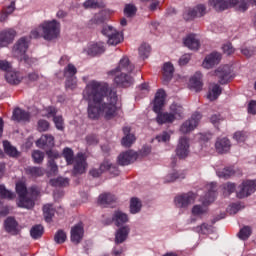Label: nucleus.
I'll list each match as a JSON object with an SVG mask.
<instances>
[{"instance_id": "nucleus-1", "label": "nucleus", "mask_w": 256, "mask_h": 256, "mask_svg": "<svg viewBox=\"0 0 256 256\" xmlns=\"http://www.w3.org/2000/svg\"><path fill=\"white\" fill-rule=\"evenodd\" d=\"M119 112L117 105V91L110 89L109 84H97V115L106 119H113Z\"/></svg>"}, {"instance_id": "nucleus-2", "label": "nucleus", "mask_w": 256, "mask_h": 256, "mask_svg": "<svg viewBox=\"0 0 256 256\" xmlns=\"http://www.w3.org/2000/svg\"><path fill=\"white\" fill-rule=\"evenodd\" d=\"M165 90H158L155 99H154V107L153 110L157 113L156 121L159 125H163L165 123H173L176 119H183V106L172 104L170 106V113L164 112L161 113V109H163L165 105Z\"/></svg>"}, {"instance_id": "nucleus-3", "label": "nucleus", "mask_w": 256, "mask_h": 256, "mask_svg": "<svg viewBox=\"0 0 256 256\" xmlns=\"http://www.w3.org/2000/svg\"><path fill=\"white\" fill-rule=\"evenodd\" d=\"M59 35H61V23L55 19L42 22L30 32L31 39H41L43 37L45 41H53Z\"/></svg>"}, {"instance_id": "nucleus-4", "label": "nucleus", "mask_w": 256, "mask_h": 256, "mask_svg": "<svg viewBox=\"0 0 256 256\" xmlns=\"http://www.w3.org/2000/svg\"><path fill=\"white\" fill-rule=\"evenodd\" d=\"M133 69H135V66L131 64L127 56H124L119 61L118 67L110 71V75H115L114 83H116L118 87H131L133 77L127 73H132Z\"/></svg>"}, {"instance_id": "nucleus-5", "label": "nucleus", "mask_w": 256, "mask_h": 256, "mask_svg": "<svg viewBox=\"0 0 256 256\" xmlns=\"http://www.w3.org/2000/svg\"><path fill=\"white\" fill-rule=\"evenodd\" d=\"M16 192L19 197L18 207L23 209H33L35 207V200L39 197V188L32 186L27 190V185L24 182L16 183Z\"/></svg>"}, {"instance_id": "nucleus-6", "label": "nucleus", "mask_w": 256, "mask_h": 256, "mask_svg": "<svg viewBox=\"0 0 256 256\" xmlns=\"http://www.w3.org/2000/svg\"><path fill=\"white\" fill-rule=\"evenodd\" d=\"M217 185L215 183H210L206 185V190L208 193L201 198L202 204H196L192 207L191 213L192 217L196 219H201L203 215H207L209 211V205L215 201V197H217V193L215 192Z\"/></svg>"}, {"instance_id": "nucleus-7", "label": "nucleus", "mask_w": 256, "mask_h": 256, "mask_svg": "<svg viewBox=\"0 0 256 256\" xmlns=\"http://www.w3.org/2000/svg\"><path fill=\"white\" fill-rule=\"evenodd\" d=\"M209 5L216 11H225L233 7L236 11L245 13L250 5H256V0H209Z\"/></svg>"}, {"instance_id": "nucleus-8", "label": "nucleus", "mask_w": 256, "mask_h": 256, "mask_svg": "<svg viewBox=\"0 0 256 256\" xmlns=\"http://www.w3.org/2000/svg\"><path fill=\"white\" fill-rule=\"evenodd\" d=\"M63 156L66 159L68 165H73V174L74 175H83L87 171V159L83 153H78L74 157L73 150L70 148H65L63 150Z\"/></svg>"}, {"instance_id": "nucleus-9", "label": "nucleus", "mask_w": 256, "mask_h": 256, "mask_svg": "<svg viewBox=\"0 0 256 256\" xmlns=\"http://www.w3.org/2000/svg\"><path fill=\"white\" fill-rule=\"evenodd\" d=\"M83 97L88 101L89 119H97V81L93 80L86 85Z\"/></svg>"}, {"instance_id": "nucleus-10", "label": "nucleus", "mask_w": 256, "mask_h": 256, "mask_svg": "<svg viewBox=\"0 0 256 256\" xmlns=\"http://www.w3.org/2000/svg\"><path fill=\"white\" fill-rule=\"evenodd\" d=\"M27 49H29V38L21 37L13 46L12 55L20 61L29 63V56L26 55Z\"/></svg>"}, {"instance_id": "nucleus-11", "label": "nucleus", "mask_w": 256, "mask_h": 256, "mask_svg": "<svg viewBox=\"0 0 256 256\" xmlns=\"http://www.w3.org/2000/svg\"><path fill=\"white\" fill-rule=\"evenodd\" d=\"M102 35L108 37V45H119L123 41V33L115 30V28L105 25L101 30Z\"/></svg>"}, {"instance_id": "nucleus-12", "label": "nucleus", "mask_w": 256, "mask_h": 256, "mask_svg": "<svg viewBox=\"0 0 256 256\" xmlns=\"http://www.w3.org/2000/svg\"><path fill=\"white\" fill-rule=\"evenodd\" d=\"M197 199V194L193 192L184 193L174 198V204L178 209H187L189 205H193Z\"/></svg>"}, {"instance_id": "nucleus-13", "label": "nucleus", "mask_w": 256, "mask_h": 256, "mask_svg": "<svg viewBox=\"0 0 256 256\" xmlns=\"http://www.w3.org/2000/svg\"><path fill=\"white\" fill-rule=\"evenodd\" d=\"M256 191V180H246L237 189L236 195L238 199H245Z\"/></svg>"}, {"instance_id": "nucleus-14", "label": "nucleus", "mask_w": 256, "mask_h": 256, "mask_svg": "<svg viewBox=\"0 0 256 256\" xmlns=\"http://www.w3.org/2000/svg\"><path fill=\"white\" fill-rule=\"evenodd\" d=\"M207 13V8L205 5L200 4L194 8H186L183 13L185 21H193L195 17H203Z\"/></svg>"}, {"instance_id": "nucleus-15", "label": "nucleus", "mask_w": 256, "mask_h": 256, "mask_svg": "<svg viewBox=\"0 0 256 256\" xmlns=\"http://www.w3.org/2000/svg\"><path fill=\"white\" fill-rule=\"evenodd\" d=\"M199 121H201V114L196 112L194 113L190 119L186 120L180 127V131L185 135L187 133H191L194 129L199 125Z\"/></svg>"}, {"instance_id": "nucleus-16", "label": "nucleus", "mask_w": 256, "mask_h": 256, "mask_svg": "<svg viewBox=\"0 0 256 256\" xmlns=\"http://www.w3.org/2000/svg\"><path fill=\"white\" fill-rule=\"evenodd\" d=\"M176 155L179 159H185L189 156V138L181 137L179 139L177 148H176Z\"/></svg>"}, {"instance_id": "nucleus-17", "label": "nucleus", "mask_w": 256, "mask_h": 256, "mask_svg": "<svg viewBox=\"0 0 256 256\" xmlns=\"http://www.w3.org/2000/svg\"><path fill=\"white\" fill-rule=\"evenodd\" d=\"M216 77L219 79L221 85L231 81V67L229 65L221 66L215 71Z\"/></svg>"}, {"instance_id": "nucleus-18", "label": "nucleus", "mask_w": 256, "mask_h": 256, "mask_svg": "<svg viewBox=\"0 0 256 256\" xmlns=\"http://www.w3.org/2000/svg\"><path fill=\"white\" fill-rule=\"evenodd\" d=\"M17 36V32L12 29H5L0 32V47H7L10 43H13V39Z\"/></svg>"}, {"instance_id": "nucleus-19", "label": "nucleus", "mask_w": 256, "mask_h": 256, "mask_svg": "<svg viewBox=\"0 0 256 256\" xmlns=\"http://www.w3.org/2000/svg\"><path fill=\"white\" fill-rule=\"evenodd\" d=\"M137 157H139L137 152L129 150L121 153L118 156V163L119 165H122V166L131 165V163H135V161H137Z\"/></svg>"}, {"instance_id": "nucleus-20", "label": "nucleus", "mask_w": 256, "mask_h": 256, "mask_svg": "<svg viewBox=\"0 0 256 256\" xmlns=\"http://www.w3.org/2000/svg\"><path fill=\"white\" fill-rule=\"evenodd\" d=\"M85 230L83 229V223H78L71 228V241L75 245H79L83 239Z\"/></svg>"}, {"instance_id": "nucleus-21", "label": "nucleus", "mask_w": 256, "mask_h": 256, "mask_svg": "<svg viewBox=\"0 0 256 256\" xmlns=\"http://www.w3.org/2000/svg\"><path fill=\"white\" fill-rule=\"evenodd\" d=\"M219 61H221V54L217 52H212L205 57L202 63V67H204V69H212V67L218 65Z\"/></svg>"}, {"instance_id": "nucleus-22", "label": "nucleus", "mask_w": 256, "mask_h": 256, "mask_svg": "<svg viewBox=\"0 0 256 256\" xmlns=\"http://www.w3.org/2000/svg\"><path fill=\"white\" fill-rule=\"evenodd\" d=\"M4 71H6V75H5L6 81L10 83V85H19V83L23 81V75H21V73L17 71L11 70V64H10V67Z\"/></svg>"}, {"instance_id": "nucleus-23", "label": "nucleus", "mask_w": 256, "mask_h": 256, "mask_svg": "<svg viewBox=\"0 0 256 256\" xmlns=\"http://www.w3.org/2000/svg\"><path fill=\"white\" fill-rule=\"evenodd\" d=\"M46 117L51 118L53 117V121L55 123L56 129L59 131H63V117L62 116H55L57 115V109L55 107H48L46 108Z\"/></svg>"}, {"instance_id": "nucleus-24", "label": "nucleus", "mask_w": 256, "mask_h": 256, "mask_svg": "<svg viewBox=\"0 0 256 256\" xmlns=\"http://www.w3.org/2000/svg\"><path fill=\"white\" fill-rule=\"evenodd\" d=\"M184 45L192 51H197L201 47V40H199V36L190 34L184 39Z\"/></svg>"}, {"instance_id": "nucleus-25", "label": "nucleus", "mask_w": 256, "mask_h": 256, "mask_svg": "<svg viewBox=\"0 0 256 256\" xmlns=\"http://www.w3.org/2000/svg\"><path fill=\"white\" fill-rule=\"evenodd\" d=\"M36 145L40 149H45L46 147H54L55 138L51 134H44L40 137L38 141H36Z\"/></svg>"}, {"instance_id": "nucleus-26", "label": "nucleus", "mask_w": 256, "mask_h": 256, "mask_svg": "<svg viewBox=\"0 0 256 256\" xmlns=\"http://www.w3.org/2000/svg\"><path fill=\"white\" fill-rule=\"evenodd\" d=\"M105 171H108L110 175H113L114 177H117L119 175V168L117 166L111 164L109 161H104L98 170L99 173H105Z\"/></svg>"}, {"instance_id": "nucleus-27", "label": "nucleus", "mask_w": 256, "mask_h": 256, "mask_svg": "<svg viewBox=\"0 0 256 256\" xmlns=\"http://www.w3.org/2000/svg\"><path fill=\"white\" fill-rule=\"evenodd\" d=\"M189 87L195 91H201L203 89V77L201 73L197 72L190 78Z\"/></svg>"}, {"instance_id": "nucleus-28", "label": "nucleus", "mask_w": 256, "mask_h": 256, "mask_svg": "<svg viewBox=\"0 0 256 256\" xmlns=\"http://www.w3.org/2000/svg\"><path fill=\"white\" fill-rule=\"evenodd\" d=\"M17 220L13 217H8L4 222V227L7 233H11V235H17L19 233Z\"/></svg>"}, {"instance_id": "nucleus-29", "label": "nucleus", "mask_w": 256, "mask_h": 256, "mask_svg": "<svg viewBox=\"0 0 256 256\" xmlns=\"http://www.w3.org/2000/svg\"><path fill=\"white\" fill-rule=\"evenodd\" d=\"M124 137L122 138L123 147H131L135 143V135L131 134V128L126 126L123 128Z\"/></svg>"}, {"instance_id": "nucleus-30", "label": "nucleus", "mask_w": 256, "mask_h": 256, "mask_svg": "<svg viewBox=\"0 0 256 256\" xmlns=\"http://www.w3.org/2000/svg\"><path fill=\"white\" fill-rule=\"evenodd\" d=\"M215 147L219 153H227L231 149V142L227 138H218Z\"/></svg>"}, {"instance_id": "nucleus-31", "label": "nucleus", "mask_w": 256, "mask_h": 256, "mask_svg": "<svg viewBox=\"0 0 256 256\" xmlns=\"http://www.w3.org/2000/svg\"><path fill=\"white\" fill-rule=\"evenodd\" d=\"M173 71H175V68L173 67V64L170 62L164 63L162 73H163V82L169 83L173 77Z\"/></svg>"}, {"instance_id": "nucleus-32", "label": "nucleus", "mask_w": 256, "mask_h": 256, "mask_svg": "<svg viewBox=\"0 0 256 256\" xmlns=\"http://www.w3.org/2000/svg\"><path fill=\"white\" fill-rule=\"evenodd\" d=\"M98 9H100L98 13V21L101 23H103V21H107V19L113 15V11L106 9L103 2H98Z\"/></svg>"}, {"instance_id": "nucleus-33", "label": "nucleus", "mask_w": 256, "mask_h": 256, "mask_svg": "<svg viewBox=\"0 0 256 256\" xmlns=\"http://www.w3.org/2000/svg\"><path fill=\"white\" fill-rule=\"evenodd\" d=\"M222 89L218 84H210L207 97L209 101H215L221 95Z\"/></svg>"}, {"instance_id": "nucleus-34", "label": "nucleus", "mask_w": 256, "mask_h": 256, "mask_svg": "<svg viewBox=\"0 0 256 256\" xmlns=\"http://www.w3.org/2000/svg\"><path fill=\"white\" fill-rule=\"evenodd\" d=\"M12 117L15 119V121H29V119H31V114L25 110H22L21 108H16L13 111Z\"/></svg>"}, {"instance_id": "nucleus-35", "label": "nucleus", "mask_w": 256, "mask_h": 256, "mask_svg": "<svg viewBox=\"0 0 256 256\" xmlns=\"http://www.w3.org/2000/svg\"><path fill=\"white\" fill-rule=\"evenodd\" d=\"M112 221L117 225V227H121V225H124V223L129 221V217L122 211H116L113 215Z\"/></svg>"}, {"instance_id": "nucleus-36", "label": "nucleus", "mask_w": 256, "mask_h": 256, "mask_svg": "<svg viewBox=\"0 0 256 256\" xmlns=\"http://www.w3.org/2000/svg\"><path fill=\"white\" fill-rule=\"evenodd\" d=\"M129 235V227L125 226L120 228L115 235V243L119 245V243H123Z\"/></svg>"}, {"instance_id": "nucleus-37", "label": "nucleus", "mask_w": 256, "mask_h": 256, "mask_svg": "<svg viewBox=\"0 0 256 256\" xmlns=\"http://www.w3.org/2000/svg\"><path fill=\"white\" fill-rule=\"evenodd\" d=\"M25 172L30 177H43L45 175V170L41 167L28 166L25 168Z\"/></svg>"}, {"instance_id": "nucleus-38", "label": "nucleus", "mask_w": 256, "mask_h": 256, "mask_svg": "<svg viewBox=\"0 0 256 256\" xmlns=\"http://www.w3.org/2000/svg\"><path fill=\"white\" fill-rule=\"evenodd\" d=\"M44 219L47 223H51L53 219V215H55V209H53V205L46 204L43 207Z\"/></svg>"}, {"instance_id": "nucleus-39", "label": "nucleus", "mask_w": 256, "mask_h": 256, "mask_svg": "<svg viewBox=\"0 0 256 256\" xmlns=\"http://www.w3.org/2000/svg\"><path fill=\"white\" fill-rule=\"evenodd\" d=\"M177 179H185V172H177L174 170L165 177L166 183H173V181H177Z\"/></svg>"}, {"instance_id": "nucleus-40", "label": "nucleus", "mask_w": 256, "mask_h": 256, "mask_svg": "<svg viewBox=\"0 0 256 256\" xmlns=\"http://www.w3.org/2000/svg\"><path fill=\"white\" fill-rule=\"evenodd\" d=\"M138 52L141 59H147L151 53V46L147 43H143L139 47Z\"/></svg>"}, {"instance_id": "nucleus-41", "label": "nucleus", "mask_w": 256, "mask_h": 256, "mask_svg": "<svg viewBox=\"0 0 256 256\" xmlns=\"http://www.w3.org/2000/svg\"><path fill=\"white\" fill-rule=\"evenodd\" d=\"M216 173L217 176L220 177V179H229L231 175H235V170L233 169V167H226L222 171L218 170Z\"/></svg>"}, {"instance_id": "nucleus-42", "label": "nucleus", "mask_w": 256, "mask_h": 256, "mask_svg": "<svg viewBox=\"0 0 256 256\" xmlns=\"http://www.w3.org/2000/svg\"><path fill=\"white\" fill-rule=\"evenodd\" d=\"M98 201H100L101 205H111L115 202V195L113 194H102L99 196Z\"/></svg>"}, {"instance_id": "nucleus-43", "label": "nucleus", "mask_w": 256, "mask_h": 256, "mask_svg": "<svg viewBox=\"0 0 256 256\" xmlns=\"http://www.w3.org/2000/svg\"><path fill=\"white\" fill-rule=\"evenodd\" d=\"M50 185H52V187H67V185H69V179L63 177L51 179Z\"/></svg>"}, {"instance_id": "nucleus-44", "label": "nucleus", "mask_w": 256, "mask_h": 256, "mask_svg": "<svg viewBox=\"0 0 256 256\" xmlns=\"http://www.w3.org/2000/svg\"><path fill=\"white\" fill-rule=\"evenodd\" d=\"M141 211V201L137 198H132L130 201V213L135 215Z\"/></svg>"}, {"instance_id": "nucleus-45", "label": "nucleus", "mask_w": 256, "mask_h": 256, "mask_svg": "<svg viewBox=\"0 0 256 256\" xmlns=\"http://www.w3.org/2000/svg\"><path fill=\"white\" fill-rule=\"evenodd\" d=\"M4 151L10 157H17V148L13 147L9 141L3 142Z\"/></svg>"}, {"instance_id": "nucleus-46", "label": "nucleus", "mask_w": 256, "mask_h": 256, "mask_svg": "<svg viewBox=\"0 0 256 256\" xmlns=\"http://www.w3.org/2000/svg\"><path fill=\"white\" fill-rule=\"evenodd\" d=\"M32 239H39L43 236V227L41 225H35L30 230Z\"/></svg>"}, {"instance_id": "nucleus-47", "label": "nucleus", "mask_w": 256, "mask_h": 256, "mask_svg": "<svg viewBox=\"0 0 256 256\" xmlns=\"http://www.w3.org/2000/svg\"><path fill=\"white\" fill-rule=\"evenodd\" d=\"M0 197L1 199H15V193L5 188V185H0Z\"/></svg>"}, {"instance_id": "nucleus-48", "label": "nucleus", "mask_w": 256, "mask_h": 256, "mask_svg": "<svg viewBox=\"0 0 256 256\" xmlns=\"http://www.w3.org/2000/svg\"><path fill=\"white\" fill-rule=\"evenodd\" d=\"M77 67L73 64H68L67 67L64 68V77H77Z\"/></svg>"}, {"instance_id": "nucleus-49", "label": "nucleus", "mask_w": 256, "mask_h": 256, "mask_svg": "<svg viewBox=\"0 0 256 256\" xmlns=\"http://www.w3.org/2000/svg\"><path fill=\"white\" fill-rule=\"evenodd\" d=\"M251 233H252L251 227H249V226H244V227L240 230V232H239V234H238V237H239V239H242V241H245V240L249 239V237H251Z\"/></svg>"}, {"instance_id": "nucleus-50", "label": "nucleus", "mask_w": 256, "mask_h": 256, "mask_svg": "<svg viewBox=\"0 0 256 256\" xmlns=\"http://www.w3.org/2000/svg\"><path fill=\"white\" fill-rule=\"evenodd\" d=\"M65 87L70 91H74L77 87V77H66Z\"/></svg>"}, {"instance_id": "nucleus-51", "label": "nucleus", "mask_w": 256, "mask_h": 256, "mask_svg": "<svg viewBox=\"0 0 256 256\" xmlns=\"http://www.w3.org/2000/svg\"><path fill=\"white\" fill-rule=\"evenodd\" d=\"M54 240L58 245H61V243L67 240V234L63 230H58L54 236Z\"/></svg>"}, {"instance_id": "nucleus-52", "label": "nucleus", "mask_w": 256, "mask_h": 256, "mask_svg": "<svg viewBox=\"0 0 256 256\" xmlns=\"http://www.w3.org/2000/svg\"><path fill=\"white\" fill-rule=\"evenodd\" d=\"M137 13V8L133 4H126L124 8V14L126 17H133Z\"/></svg>"}, {"instance_id": "nucleus-53", "label": "nucleus", "mask_w": 256, "mask_h": 256, "mask_svg": "<svg viewBox=\"0 0 256 256\" xmlns=\"http://www.w3.org/2000/svg\"><path fill=\"white\" fill-rule=\"evenodd\" d=\"M32 158L34 159V163H43V160L45 159V154L39 150H35L32 153Z\"/></svg>"}, {"instance_id": "nucleus-54", "label": "nucleus", "mask_w": 256, "mask_h": 256, "mask_svg": "<svg viewBox=\"0 0 256 256\" xmlns=\"http://www.w3.org/2000/svg\"><path fill=\"white\" fill-rule=\"evenodd\" d=\"M241 53L242 55H244V57H253V55H255V47H245L243 46L241 48Z\"/></svg>"}, {"instance_id": "nucleus-55", "label": "nucleus", "mask_w": 256, "mask_h": 256, "mask_svg": "<svg viewBox=\"0 0 256 256\" xmlns=\"http://www.w3.org/2000/svg\"><path fill=\"white\" fill-rule=\"evenodd\" d=\"M156 139L159 143H167L171 139V133L164 131L162 134L156 136Z\"/></svg>"}, {"instance_id": "nucleus-56", "label": "nucleus", "mask_w": 256, "mask_h": 256, "mask_svg": "<svg viewBox=\"0 0 256 256\" xmlns=\"http://www.w3.org/2000/svg\"><path fill=\"white\" fill-rule=\"evenodd\" d=\"M234 139L237 141V143H245V140L247 139V133L246 132H236L234 134Z\"/></svg>"}, {"instance_id": "nucleus-57", "label": "nucleus", "mask_w": 256, "mask_h": 256, "mask_svg": "<svg viewBox=\"0 0 256 256\" xmlns=\"http://www.w3.org/2000/svg\"><path fill=\"white\" fill-rule=\"evenodd\" d=\"M49 130V122L47 120H39L38 121V131L43 133L44 131Z\"/></svg>"}, {"instance_id": "nucleus-58", "label": "nucleus", "mask_w": 256, "mask_h": 256, "mask_svg": "<svg viewBox=\"0 0 256 256\" xmlns=\"http://www.w3.org/2000/svg\"><path fill=\"white\" fill-rule=\"evenodd\" d=\"M222 50L226 55H233V53H235V48H233V45L229 42L222 46Z\"/></svg>"}, {"instance_id": "nucleus-59", "label": "nucleus", "mask_w": 256, "mask_h": 256, "mask_svg": "<svg viewBox=\"0 0 256 256\" xmlns=\"http://www.w3.org/2000/svg\"><path fill=\"white\" fill-rule=\"evenodd\" d=\"M224 195L227 197L230 193H233L235 191V185L233 183H227L224 184Z\"/></svg>"}, {"instance_id": "nucleus-60", "label": "nucleus", "mask_w": 256, "mask_h": 256, "mask_svg": "<svg viewBox=\"0 0 256 256\" xmlns=\"http://www.w3.org/2000/svg\"><path fill=\"white\" fill-rule=\"evenodd\" d=\"M83 7L84 9H97V0H86Z\"/></svg>"}, {"instance_id": "nucleus-61", "label": "nucleus", "mask_w": 256, "mask_h": 256, "mask_svg": "<svg viewBox=\"0 0 256 256\" xmlns=\"http://www.w3.org/2000/svg\"><path fill=\"white\" fill-rule=\"evenodd\" d=\"M48 168L50 170V173H53V175L57 174V171L59 168L57 167V163H55V160H48Z\"/></svg>"}, {"instance_id": "nucleus-62", "label": "nucleus", "mask_w": 256, "mask_h": 256, "mask_svg": "<svg viewBox=\"0 0 256 256\" xmlns=\"http://www.w3.org/2000/svg\"><path fill=\"white\" fill-rule=\"evenodd\" d=\"M87 55H89L90 57H95V55H97V44H92L88 47L87 51H86Z\"/></svg>"}, {"instance_id": "nucleus-63", "label": "nucleus", "mask_w": 256, "mask_h": 256, "mask_svg": "<svg viewBox=\"0 0 256 256\" xmlns=\"http://www.w3.org/2000/svg\"><path fill=\"white\" fill-rule=\"evenodd\" d=\"M125 250L121 246H115L112 251V256H122Z\"/></svg>"}, {"instance_id": "nucleus-64", "label": "nucleus", "mask_w": 256, "mask_h": 256, "mask_svg": "<svg viewBox=\"0 0 256 256\" xmlns=\"http://www.w3.org/2000/svg\"><path fill=\"white\" fill-rule=\"evenodd\" d=\"M248 113L256 115V101L252 100L248 105Z\"/></svg>"}]
</instances>
